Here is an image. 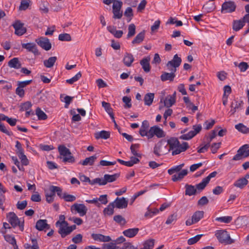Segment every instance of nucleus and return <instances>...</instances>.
I'll list each match as a JSON object with an SVG mask.
<instances>
[{
  "mask_svg": "<svg viewBox=\"0 0 249 249\" xmlns=\"http://www.w3.org/2000/svg\"><path fill=\"white\" fill-rule=\"evenodd\" d=\"M167 145H169V151H172V155L174 156L185 151L189 148L187 142H183L180 144L179 142L176 138H171L167 141Z\"/></svg>",
  "mask_w": 249,
  "mask_h": 249,
  "instance_id": "1",
  "label": "nucleus"
},
{
  "mask_svg": "<svg viewBox=\"0 0 249 249\" xmlns=\"http://www.w3.org/2000/svg\"><path fill=\"white\" fill-rule=\"evenodd\" d=\"M65 219H60L55 223V226L58 228V232L62 238H65L69 235L76 228L75 225L69 226L68 222Z\"/></svg>",
  "mask_w": 249,
  "mask_h": 249,
  "instance_id": "2",
  "label": "nucleus"
},
{
  "mask_svg": "<svg viewBox=\"0 0 249 249\" xmlns=\"http://www.w3.org/2000/svg\"><path fill=\"white\" fill-rule=\"evenodd\" d=\"M169 152L167 144L164 140H161L157 142L154 148V153L158 157H160Z\"/></svg>",
  "mask_w": 249,
  "mask_h": 249,
  "instance_id": "3",
  "label": "nucleus"
},
{
  "mask_svg": "<svg viewBox=\"0 0 249 249\" xmlns=\"http://www.w3.org/2000/svg\"><path fill=\"white\" fill-rule=\"evenodd\" d=\"M215 235L221 243L230 244L232 243L229 234L227 231L224 230H217L216 231Z\"/></svg>",
  "mask_w": 249,
  "mask_h": 249,
  "instance_id": "4",
  "label": "nucleus"
},
{
  "mask_svg": "<svg viewBox=\"0 0 249 249\" xmlns=\"http://www.w3.org/2000/svg\"><path fill=\"white\" fill-rule=\"evenodd\" d=\"M193 130L189 131L188 133L183 134L180 136L179 138L182 140H189L195 137L198 133L202 129L201 125L199 124L193 126Z\"/></svg>",
  "mask_w": 249,
  "mask_h": 249,
  "instance_id": "5",
  "label": "nucleus"
},
{
  "mask_svg": "<svg viewBox=\"0 0 249 249\" xmlns=\"http://www.w3.org/2000/svg\"><path fill=\"white\" fill-rule=\"evenodd\" d=\"M236 5L234 1H225L222 5L221 12L222 13H231L235 11Z\"/></svg>",
  "mask_w": 249,
  "mask_h": 249,
  "instance_id": "6",
  "label": "nucleus"
},
{
  "mask_svg": "<svg viewBox=\"0 0 249 249\" xmlns=\"http://www.w3.org/2000/svg\"><path fill=\"white\" fill-rule=\"evenodd\" d=\"M35 41L38 46L45 51H49L52 48V44L47 37H40L36 38Z\"/></svg>",
  "mask_w": 249,
  "mask_h": 249,
  "instance_id": "7",
  "label": "nucleus"
},
{
  "mask_svg": "<svg viewBox=\"0 0 249 249\" xmlns=\"http://www.w3.org/2000/svg\"><path fill=\"white\" fill-rule=\"evenodd\" d=\"M170 206V204L167 203H164L162 204L159 209H150L149 207L147 208V212L145 213L144 216L145 217H153L157 214L159 211H163L166 208H168Z\"/></svg>",
  "mask_w": 249,
  "mask_h": 249,
  "instance_id": "8",
  "label": "nucleus"
},
{
  "mask_svg": "<svg viewBox=\"0 0 249 249\" xmlns=\"http://www.w3.org/2000/svg\"><path fill=\"white\" fill-rule=\"evenodd\" d=\"M156 136L158 138H162L165 136L164 131L158 126L151 127L149 130L148 139H151Z\"/></svg>",
  "mask_w": 249,
  "mask_h": 249,
  "instance_id": "9",
  "label": "nucleus"
},
{
  "mask_svg": "<svg viewBox=\"0 0 249 249\" xmlns=\"http://www.w3.org/2000/svg\"><path fill=\"white\" fill-rule=\"evenodd\" d=\"M71 210L78 213L80 216H84L87 213L88 208L83 204L74 203L71 206Z\"/></svg>",
  "mask_w": 249,
  "mask_h": 249,
  "instance_id": "10",
  "label": "nucleus"
},
{
  "mask_svg": "<svg viewBox=\"0 0 249 249\" xmlns=\"http://www.w3.org/2000/svg\"><path fill=\"white\" fill-rule=\"evenodd\" d=\"M15 29V34L18 36H21L27 31L26 28L24 27V24L19 20H17L13 24Z\"/></svg>",
  "mask_w": 249,
  "mask_h": 249,
  "instance_id": "11",
  "label": "nucleus"
},
{
  "mask_svg": "<svg viewBox=\"0 0 249 249\" xmlns=\"http://www.w3.org/2000/svg\"><path fill=\"white\" fill-rule=\"evenodd\" d=\"M181 63V59L177 54L174 55L172 60L169 61L166 64L168 69H175L178 67Z\"/></svg>",
  "mask_w": 249,
  "mask_h": 249,
  "instance_id": "12",
  "label": "nucleus"
},
{
  "mask_svg": "<svg viewBox=\"0 0 249 249\" xmlns=\"http://www.w3.org/2000/svg\"><path fill=\"white\" fill-rule=\"evenodd\" d=\"M169 71H171V72L168 73L166 72H162V74L160 76V79L162 81H166L167 80H169L170 81H173L174 78L176 76L175 74L176 71V69H168Z\"/></svg>",
  "mask_w": 249,
  "mask_h": 249,
  "instance_id": "13",
  "label": "nucleus"
},
{
  "mask_svg": "<svg viewBox=\"0 0 249 249\" xmlns=\"http://www.w3.org/2000/svg\"><path fill=\"white\" fill-rule=\"evenodd\" d=\"M112 203H114V207L118 209H124L127 207L128 200L124 197H117Z\"/></svg>",
  "mask_w": 249,
  "mask_h": 249,
  "instance_id": "14",
  "label": "nucleus"
},
{
  "mask_svg": "<svg viewBox=\"0 0 249 249\" xmlns=\"http://www.w3.org/2000/svg\"><path fill=\"white\" fill-rule=\"evenodd\" d=\"M22 48L26 49L28 52L33 53L35 55L39 54L36 45L34 43H22Z\"/></svg>",
  "mask_w": 249,
  "mask_h": 249,
  "instance_id": "15",
  "label": "nucleus"
},
{
  "mask_svg": "<svg viewBox=\"0 0 249 249\" xmlns=\"http://www.w3.org/2000/svg\"><path fill=\"white\" fill-rule=\"evenodd\" d=\"M92 238L96 241L101 242H108L111 241L109 236H106L99 233H92L91 235Z\"/></svg>",
  "mask_w": 249,
  "mask_h": 249,
  "instance_id": "16",
  "label": "nucleus"
},
{
  "mask_svg": "<svg viewBox=\"0 0 249 249\" xmlns=\"http://www.w3.org/2000/svg\"><path fill=\"white\" fill-rule=\"evenodd\" d=\"M9 223L12 227H18L19 229L23 231L24 230V219H9Z\"/></svg>",
  "mask_w": 249,
  "mask_h": 249,
  "instance_id": "17",
  "label": "nucleus"
},
{
  "mask_svg": "<svg viewBox=\"0 0 249 249\" xmlns=\"http://www.w3.org/2000/svg\"><path fill=\"white\" fill-rule=\"evenodd\" d=\"M36 228L39 231H46L50 229V226L47 224V221L46 219H40L36 222Z\"/></svg>",
  "mask_w": 249,
  "mask_h": 249,
  "instance_id": "18",
  "label": "nucleus"
},
{
  "mask_svg": "<svg viewBox=\"0 0 249 249\" xmlns=\"http://www.w3.org/2000/svg\"><path fill=\"white\" fill-rule=\"evenodd\" d=\"M149 127V122L146 120L143 121L142 123V124L139 130V133L141 136H147V138H148L149 130L148 131L147 130Z\"/></svg>",
  "mask_w": 249,
  "mask_h": 249,
  "instance_id": "19",
  "label": "nucleus"
},
{
  "mask_svg": "<svg viewBox=\"0 0 249 249\" xmlns=\"http://www.w3.org/2000/svg\"><path fill=\"white\" fill-rule=\"evenodd\" d=\"M134 61V58L131 53H124L123 61L125 66L130 67Z\"/></svg>",
  "mask_w": 249,
  "mask_h": 249,
  "instance_id": "20",
  "label": "nucleus"
},
{
  "mask_svg": "<svg viewBox=\"0 0 249 249\" xmlns=\"http://www.w3.org/2000/svg\"><path fill=\"white\" fill-rule=\"evenodd\" d=\"M150 60V57H146L142 58L140 61V64L142 67V68L143 69V71L145 72H148L150 71V66L149 61Z\"/></svg>",
  "mask_w": 249,
  "mask_h": 249,
  "instance_id": "21",
  "label": "nucleus"
},
{
  "mask_svg": "<svg viewBox=\"0 0 249 249\" xmlns=\"http://www.w3.org/2000/svg\"><path fill=\"white\" fill-rule=\"evenodd\" d=\"M97 159V156L96 155H94L93 156H90L88 158H86L84 160L80 161L79 162V164H81L84 166L87 165H93L95 161Z\"/></svg>",
  "mask_w": 249,
  "mask_h": 249,
  "instance_id": "22",
  "label": "nucleus"
},
{
  "mask_svg": "<svg viewBox=\"0 0 249 249\" xmlns=\"http://www.w3.org/2000/svg\"><path fill=\"white\" fill-rule=\"evenodd\" d=\"M107 29L111 34H112L115 37L119 38L122 36L123 32L122 30H117L116 28L113 26H108Z\"/></svg>",
  "mask_w": 249,
  "mask_h": 249,
  "instance_id": "23",
  "label": "nucleus"
},
{
  "mask_svg": "<svg viewBox=\"0 0 249 249\" xmlns=\"http://www.w3.org/2000/svg\"><path fill=\"white\" fill-rule=\"evenodd\" d=\"M139 231V229L137 228L128 229L124 230L123 231V234L127 237L132 238L137 235Z\"/></svg>",
  "mask_w": 249,
  "mask_h": 249,
  "instance_id": "24",
  "label": "nucleus"
},
{
  "mask_svg": "<svg viewBox=\"0 0 249 249\" xmlns=\"http://www.w3.org/2000/svg\"><path fill=\"white\" fill-rule=\"evenodd\" d=\"M185 194L186 196H192L197 193L196 189L195 186L186 184L185 186Z\"/></svg>",
  "mask_w": 249,
  "mask_h": 249,
  "instance_id": "25",
  "label": "nucleus"
},
{
  "mask_svg": "<svg viewBox=\"0 0 249 249\" xmlns=\"http://www.w3.org/2000/svg\"><path fill=\"white\" fill-rule=\"evenodd\" d=\"M188 174L187 169L182 170L180 172L177 174H174L172 176V180L173 181H177L182 179Z\"/></svg>",
  "mask_w": 249,
  "mask_h": 249,
  "instance_id": "26",
  "label": "nucleus"
},
{
  "mask_svg": "<svg viewBox=\"0 0 249 249\" xmlns=\"http://www.w3.org/2000/svg\"><path fill=\"white\" fill-rule=\"evenodd\" d=\"M120 176V174H114L113 175H108L105 174L104 176V178L105 179V182L103 183H106V184L108 182H112L115 181Z\"/></svg>",
  "mask_w": 249,
  "mask_h": 249,
  "instance_id": "27",
  "label": "nucleus"
},
{
  "mask_svg": "<svg viewBox=\"0 0 249 249\" xmlns=\"http://www.w3.org/2000/svg\"><path fill=\"white\" fill-rule=\"evenodd\" d=\"M145 37V31H143L139 33L132 41V44H139L142 43Z\"/></svg>",
  "mask_w": 249,
  "mask_h": 249,
  "instance_id": "28",
  "label": "nucleus"
},
{
  "mask_svg": "<svg viewBox=\"0 0 249 249\" xmlns=\"http://www.w3.org/2000/svg\"><path fill=\"white\" fill-rule=\"evenodd\" d=\"M110 132L105 130H102L100 132H96L95 133V138L96 139L98 140L99 139H107L110 137Z\"/></svg>",
  "mask_w": 249,
  "mask_h": 249,
  "instance_id": "29",
  "label": "nucleus"
},
{
  "mask_svg": "<svg viewBox=\"0 0 249 249\" xmlns=\"http://www.w3.org/2000/svg\"><path fill=\"white\" fill-rule=\"evenodd\" d=\"M114 203H110L103 211L104 215L105 216H109L111 215L114 213Z\"/></svg>",
  "mask_w": 249,
  "mask_h": 249,
  "instance_id": "30",
  "label": "nucleus"
},
{
  "mask_svg": "<svg viewBox=\"0 0 249 249\" xmlns=\"http://www.w3.org/2000/svg\"><path fill=\"white\" fill-rule=\"evenodd\" d=\"M8 66L11 68L18 69L21 67V64L18 58L14 57L8 62Z\"/></svg>",
  "mask_w": 249,
  "mask_h": 249,
  "instance_id": "31",
  "label": "nucleus"
},
{
  "mask_svg": "<svg viewBox=\"0 0 249 249\" xmlns=\"http://www.w3.org/2000/svg\"><path fill=\"white\" fill-rule=\"evenodd\" d=\"M244 25V21L241 19L234 20L232 23V29L234 31L237 32L241 29Z\"/></svg>",
  "mask_w": 249,
  "mask_h": 249,
  "instance_id": "32",
  "label": "nucleus"
},
{
  "mask_svg": "<svg viewBox=\"0 0 249 249\" xmlns=\"http://www.w3.org/2000/svg\"><path fill=\"white\" fill-rule=\"evenodd\" d=\"M57 60L56 56H52L48 58L47 60H45L43 61V64L46 68H51L53 67Z\"/></svg>",
  "mask_w": 249,
  "mask_h": 249,
  "instance_id": "33",
  "label": "nucleus"
},
{
  "mask_svg": "<svg viewBox=\"0 0 249 249\" xmlns=\"http://www.w3.org/2000/svg\"><path fill=\"white\" fill-rule=\"evenodd\" d=\"M49 191L53 192V193H56L57 196L61 198H63V194L62 193V189L58 186L51 185L49 188Z\"/></svg>",
  "mask_w": 249,
  "mask_h": 249,
  "instance_id": "34",
  "label": "nucleus"
},
{
  "mask_svg": "<svg viewBox=\"0 0 249 249\" xmlns=\"http://www.w3.org/2000/svg\"><path fill=\"white\" fill-rule=\"evenodd\" d=\"M154 98V94L153 93H148L144 97V102L145 105L150 106L153 103Z\"/></svg>",
  "mask_w": 249,
  "mask_h": 249,
  "instance_id": "35",
  "label": "nucleus"
},
{
  "mask_svg": "<svg viewBox=\"0 0 249 249\" xmlns=\"http://www.w3.org/2000/svg\"><path fill=\"white\" fill-rule=\"evenodd\" d=\"M242 104V101H238L237 100H234V101L231 103V108L230 112H231V114H233L236 112V110L238 109Z\"/></svg>",
  "mask_w": 249,
  "mask_h": 249,
  "instance_id": "36",
  "label": "nucleus"
},
{
  "mask_svg": "<svg viewBox=\"0 0 249 249\" xmlns=\"http://www.w3.org/2000/svg\"><path fill=\"white\" fill-rule=\"evenodd\" d=\"M248 183V180L246 178H241L237 179L234 183V186L240 189H243Z\"/></svg>",
  "mask_w": 249,
  "mask_h": 249,
  "instance_id": "37",
  "label": "nucleus"
},
{
  "mask_svg": "<svg viewBox=\"0 0 249 249\" xmlns=\"http://www.w3.org/2000/svg\"><path fill=\"white\" fill-rule=\"evenodd\" d=\"M58 152L61 156L63 157L64 156H67V155L69 154H71V152L68 148H67L64 145H60L58 147Z\"/></svg>",
  "mask_w": 249,
  "mask_h": 249,
  "instance_id": "38",
  "label": "nucleus"
},
{
  "mask_svg": "<svg viewBox=\"0 0 249 249\" xmlns=\"http://www.w3.org/2000/svg\"><path fill=\"white\" fill-rule=\"evenodd\" d=\"M176 102L175 99L174 97H171L170 95L167 96L164 100V105L167 107H170Z\"/></svg>",
  "mask_w": 249,
  "mask_h": 249,
  "instance_id": "39",
  "label": "nucleus"
},
{
  "mask_svg": "<svg viewBox=\"0 0 249 249\" xmlns=\"http://www.w3.org/2000/svg\"><path fill=\"white\" fill-rule=\"evenodd\" d=\"M208 183L209 182L207 181L205 178H204L201 182H200L198 184H197L196 186V189L197 193H199L201 192L203 190H204Z\"/></svg>",
  "mask_w": 249,
  "mask_h": 249,
  "instance_id": "40",
  "label": "nucleus"
},
{
  "mask_svg": "<svg viewBox=\"0 0 249 249\" xmlns=\"http://www.w3.org/2000/svg\"><path fill=\"white\" fill-rule=\"evenodd\" d=\"M246 146H242L240 148L237 150V154L233 157V160H241L244 157V152L243 148L246 147Z\"/></svg>",
  "mask_w": 249,
  "mask_h": 249,
  "instance_id": "41",
  "label": "nucleus"
},
{
  "mask_svg": "<svg viewBox=\"0 0 249 249\" xmlns=\"http://www.w3.org/2000/svg\"><path fill=\"white\" fill-rule=\"evenodd\" d=\"M235 128L239 131L245 133H249V128L247 127L246 125L242 123H239L235 125Z\"/></svg>",
  "mask_w": 249,
  "mask_h": 249,
  "instance_id": "42",
  "label": "nucleus"
},
{
  "mask_svg": "<svg viewBox=\"0 0 249 249\" xmlns=\"http://www.w3.org/2000/svg\"><path fill=\"white\" fill-rule=\"evenodd\" d=\"M184 164L182 163L178 165L174 166L168 170V173L169 175H173L175 173L177 174L181 171V170Z\"/></svg>",
  "mask_w": 249,
  "mask_h": 249,
  "instance_id": "43",
  "label": "nucleus"
},
{
  "mask_svg": "<svg viewBox=\"0 0 249 249\" xmlns=\"http://www.w3.org/2000/svg\"><path fill=\"white\" fill-rule=\"evenodd\" d=\"M36 114L37 116L38 119L40 120H45L47 119V115L39 107L36 108Z\"/></svg>",
  "mask_w": 249,
  "mask_h": 249,
  "instance_id": "44",
  "label": "nucleus"
},
{
  "mask_svg": "<svg viewBox=\"0 0 249 249\" xmlns=\"http://www.w3.org/2000/svg\"><path fill=\"white\" fill-rule=\"evenodd\" d=\"M128 34L127 35V38H130L133 36H134L136 33V26L135 25L132 23L129 25L128 27Z\"/></svg>",
  "mask_w": 249,
  "mask_h": 249,
  "instance_id": "45",
  "label": "nucleus"
},
{
  "mask_svg": "<svg viewBox=\"0 0 249 249\" xmlns=\"http://www.w3.org/2000/svg\"><path fill=\"white\" fill-rule=\"evenodd\" d=\"M176 222V219H167L165 222H162L161 225V228L171 227V225H174Z\"/></svg>",
  "mask_w": 249,
  "mask_h": 249,
  "instance_id": "46",
  "label": "nucleus"
},
{
  "mask_svg": "<svg viewBox=\"0 0 249 249\" xmlns=\"http://www.w3.org/2000/svg\"><path fill=\"white\" fill-rule=\"evenodd\" d=\"M203 9L207 13H210L214 10L215 6L213 3L207 2L203 5Z\"/></svg>",
  "mask_w": 249,
  "mask_h": 249,
  "instance_id": "47",
  "label": "nucleus"
},
{
  "mask_svg": "<svg viewBox=\"0 0 249 249\" xmlns=\"http://www.w3.org/2000/svg\"><path fill=\"white\" fill-rule=\"evenodd\" d=\"M234 65L239 68L241 72L245 71L249 68V65L245 62H242L239 64H238L237 62H234Z\"/></svg>",
  "mask_w": 249,
  "mask_h": 249,
  "instance_id": "48",
  "label": "nucleus"
},
{
  "mask_svg": "<svg viewBox=\"0 0 249 249\" xmlns=\"http://www.w3.org/2000/svg\"><path fill=\"white\" fill-rule=\"evenodd\" d=\"M107 202V195H101L99 198H97V206H99L100 203L105 205Z\"/></svg>",
  "mask_w": 249,
  "mask_h": 249,
  "instance_id": "49",
  "label": "nucleus"
},
{
  "mask_svg": "<svg viewBox=\"0 0 249 249\" xmlns=\"http://www.w3.org/2000/svg\"><path fill=\"white\" fill-rule=\"evenodd\" d=\"M202 236V234H198L193 237L189 239L187 241L188 244L191 245L196 243L200 239Z\"/></svg>",
  "mask_w": 249,
  "mask_h": 249,
  "instance_id": "50",
  "label": "nucleus"
},
{
  "mask_svg": "<svg viewBox=\"0 0 249 249\" xmlns=\"http://www.w3.org/2000/svg\"><path fill=\"white\" fill-rule=\"evenodd\" d=\"M82 76L81 72H78L75 75L72 77L71 78L67 79L66 82L70 84H72L74 82L78 81Z\"/></svg>",
  "mask_w": 249,
  "mask_h": 249,
  "instance_id": "51",
  "label": "nucleus"
},
{
  "mask_svg": "<svg viewBox=\"0 0 249 249\" xmlns=\"http://www.w3.org/2000/svg\"><path fill=\"white\" fill-rule=\"evenodd\" d=\"M155 240L150 239L146 240L143 244V247L146 249H152L154 246Z\"/></svg>",
  "mask_w": 249,
  "mask_h": 249,
  "instance_id": "52",
  "label": "nucleus"
},
{
  "mask_svg": "<svg viewBox=\"0 0 249 249\" xmlns=\"http://www.w3.org/2000/svg\"><path fill=\"white\" fill-rule=\"evenodd\" d=\"M30 0H21L19 9L20 10H25L29 6Z\"/></svg>",
  "mask_w": 249,
  "mask_h": 249,
  "instance_id": "53",
  "label": "nucleus"
},
{
  "mask_svg": "<svg viewBox=\"0 0 249 249\" xmlns=\"http://www.w3.org/2000/svg\"><path fill=\"white\" fill-rule=\"evenodd\" d=\"M58 39L63 41H69L71 40V38L70 34L65 33L60 34L58 36Z\"/></svg>",
  "mask_w": 249,
  "mask_h": 249,
  "instance_id": "54",
  "label": "nucleus"
},
{
  "mask_svg": "<svg viewBox=\"0 0 249 249\" xmlns=\"http://www.w3.org/2000/svg\"><path fill=\"white\" fill-rule=\"evenodd\" d=\"M0 84L3 85L2 89L6 91L11 89L12 88V84L7 81L1 80H0Z\"/></svg>",
  "mask_w": 249,
  "mask_h": 249,
  "instance_id": "55",
  "label": "nucleus"
},
{
  "mask_svg": "<svg viewBox=\"0 0 249 249\" xmlns=\"http://www.w3.org/2000/svg\"><path fill=\"white\" fill-rule=\"evenodd\" d=\"M217 131V130L215 128L211 132L209 135L206 137L207 142L208 143L210 144L212 141L215 137Z\"/></svg>",
  "mask_w": 249,
  "mask_h": 249,
  "instance_id": "56",
  "label": "nucleus"
},
{
  "mask_svg": "<svg viewBox=\"0 0 249 249\" xmlns=\"http://www.w3.org/2000/svg\"><path fill=\"white\" fill-rule=\"evenodd\" d=\"M123 101L124 103V107L125 108H129L131 107V98L127 96H124L123 98Z\"/></svg>",
  "mask_w": 249,
  "mask_h": 249,
  "instance_id": "57",
  "label": "nucleus"
},
{
  "mask_svg": "<svg viewBox=\"0 0 249 249\" xmlns=\"http://www.w3.org/2000/svg\"><path fill=\"white\" fill-rule=\"evenodd\" d=\"M62 161L64 162H69L72 163L75 162V158L71 155V154H69L67 155V156H64L63 157Z\"/></svg>",
  "mask_w": 249,
  "mask_h": 249,
  "instance_id": "58",
  "label": "nucleus"
},
{
  "mask_svg": "<svg viewBox=\"0 0 249 249\" xmlns=\"http://www.w3.org/2000/svg\"><path fill=\"white\" fill-rule=\"evenodd\" d=\"M15 147L17 149L16 153L18 155V156L19 155H21L24 153V149H23L22 145L19 142H16Z\"/></svg>",
  "mask_w": 249,
  "mask_h": 249,
  "instance_id": "59",
  "label": "nucleus"
},
{
  "mask_svg": "<svg viewBox=\"0 0 249 249\" xmlns=\"http://www.w3.org/2000/svg\"><path fill=\"white\" fill-rule=\"evenodd\" d=\"M32 106V105L30 102H25L21 105L20 110L22 111L30 110Z\"/></svg>",
  "mask_w": 249,
  "mask_h": 249,
  "instance_id": "60",
  "label": "nucleus"
},
{
  "mask_svg": "<svg viewBox=\"0 0 249 249\" xmlns=\"http://www.w3.org/2000/svg\"><path fill=\"white\" fill-rule=\"evenodd\" d=\"M63 198L67 202H72L76 199L75 196L71 195H69L66 193L63 194Z\"/></svg>",
  "mask_w": 249,
  "mask_h": 249,
  "instance_id": "61",
  "label": "nucleus"
},
{
  "mask_svg": "<svg viewBox=\"0 0 249 249\" xmlns=\"http://www.w3.org/2000/svg\"><path fill=\"white\" fill-rule=\"evenodd\" d=\"M139 146V144H133L130 146V150L131 151V153L133 155L135 156L138 157H141V154L137 153V152L135 150L136 148H138Z\"/></svg>",
  "mask_w": 249,
  "mask_h": 249,
  "instance_id": "62",
  "label": "nucleus"
},
{
  "mask_svg": "<svg viewBox=\"0 0 249 249\" xmlns=\"http://www.w3.org/2000/svg\"><path fill=\"white\" fill-rule=\"evenodd\" d=\"M4 239L7 242L12 245L16 244V243L17 242L15 238L10 235H6L4 236Z\"/></svg>",
  "mask_w": 249,
  "mask_h": 249,
  "instance_id": "63",
  "label": "nucleus"
},
{
  "mask_svg": "<svg viewBox=\"0 0 249 249\" xmlns=\"http://www.w3.org/2000/svg\"><path fill=\"white\" fill-rule=\"evenodd\" d=\"M113 2L112 6L113 10H121V9L123 5V2L120 0H116Z\"/></svg>",
  "mask_w": 249,
  "mask_h": 249,
  "instance_id": "64",
  "label": "nucleus"
}]
</instances>
